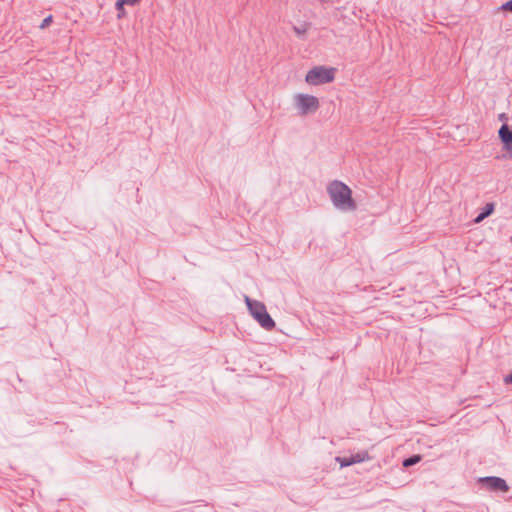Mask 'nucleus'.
I'll return each mask as SVG.
<instances>
[{
    "label": "nucleus",
    "instance_id": "obj_1",
    "mask_svg": "<svg viewBox=\"0 0 512 512\" xmlns=\"http://www.w3.org/2000/svg\"><path fill=\"white\" fill-rule=\"evenodd\" d=\"M327 193L334 207L341 211H354L357 208L351 189L343 182L334 180L327 186Z\"/></svg>",
    "mask_w": 512,
    "mask_h": 512
},
{
    "label": "nucleus",
    "instance_id": "obj_2",
    "mask_svg": "<svg viewBox=\"0 0 512 512\" xmlns=\"http://www.w3.org/2000/svg\"><path fill=\"white\" fill-rule=\"evenodd\" d=\"M245 303L248 307L250 314L260 324L262 328L271 331L275 327V321L268 314L265 305L257 300H252L245 296Z\"/></svg>",
    "mask_w": 512,
    "mask_h": 512
},
{
    "label": "nucleus",
    "instance_id": "obj_3",
    "mask_svg": "<svg viewBox=\"0 0 512 512\" xmlns=\"http://www.w3.org/2000/svg\"><path fill=\"white\" fill-rule=\"evenodd\" d=\"M335 72L336 69L332 67L316 66L307 72L305 81L314 86L330 83L335 78Z\"/></svg>",
    "mask_w": 512,
    "mask_h": 512
},
{
    "label": "nucleus",
    "instance_id": "obj_4",
    "mask_svg": "<svg viewBox=\"0 0 512 512\" xmlns=\"http://www.w3.org/2000/svg\"><path fill=\"white\" fill-rule=\"evenodd\" d=\"M293 101L296 109L298 110V114L301 116L314 113L320 107L318 98L310 94H295Z\"/></svg>",
    "mask_w": 512,
    "mask_h": 512
},
{
    "label": "nucleus",
    "instance_id": "obj_5",
    "mask_svg": "<svg viewBox=\"0 0 512 512\" xmlns=\"http://www.w3.org/2000/svg\"><path fill=\"white\" fill-rule=\"evenodd\" d=\"M479 482L482 483L490 491L507 492L509 490L507 482L500 477H482L479 479Z\"/></svg>",
    "mask_w": 512,
    "mask_h": 512
},
{
    "label": "nucleus",
    "instance_id": "obj_6",
    "mask_svg": "<svg viewBox=\"0 0 512 512\" xmlns=\"http://www.w3.org/2000/svg\"><path fill=\"white\" fill-rule=\"evenodd\" d=\"M369 454L367 451H361L356 454H353L349 457H336V462L340 464L341 467H348L356 463H361L366 460H369Z\"/></svg>",
    "mask_w": 512,
    "mask_h": 512
},
{
    "label": "nucleus",
    "instance_id": "obj_7",
    "mask_svg": "<svg viewBox=\"0 0 512 512\" xmlns=\"http://www.w3.org/2000/svg\"><path fill=\"white\" fill-rule=\"evenodd\" d=\"M499 138L504 144L506 150H512V130L507 124H503L499 129Z\"/></svg>",
    "mask_w": 512,
    "mask_h": 512
},
{
    "label": "nucleus",
    "instance_id": "obj_8",
    "mask_svg": "<svg viewBox=\"0 0 512 512\" xmlns=\"http://www.w3.org/2000/svg\"><path fill=\"white\" fill-rule=\"evenodd\" d=\"M494 210V205L491 204V203H488L483 211L475 218L474 222L475 223H480L482 222L486 217H488Z\"/></svg>",
    "mask_w": 512,
    "mask_h": 512
},
{
    "label": "nucleus",
    "instance_id": "obj_9",
    "mask_svg": "<svg viewBox=\"0 0 512 512\" xmlns=\"http://www.w3.org/2000/svg\"><path fill=\"white\" fill-rule=\"evenodd\" d=\"M138 0H117L116 2V9L117 11H122L124 5H130L133 6L137 4Z\"/></svg>",
    "mask_w": 512,
    "mask_h": 512
},
{
    "label": "nucleus",
    "instance_id": "obj_10",
    "mask_svg": "<svg viewBox=\"0 0 512 512\" xmlns=\"http://www.w3.org/2000/svg\"><path fill=\"white\" fill-rule=\"evenodd\" d=\"M421 460V457L419 455H414L412 457H409L403 461L404 467H410L415 464H417Z\"/></svg>",
    "mask_w": 512,
    "mask_h": 512
},
{
    "label": "nucleus",
    "instance_id": "obj_11",
    "mask_svg": "<svg viewBox=\"0 0 512 512\" xmlns=\"http://www.w3.org/2000/svg\"><path fill=\"white\" fill-rule=\"evenodd\" d=\"M52 23V16H47L41 23L40 28L44 29Z\"/></svg>",
    "mask_w": 512,
    "mask_h": 512
},
{
    "label": "nucleus",
    "instance_id": "obj_12",
    "mask_svg": "<svg viewBox=\"0 0 512 512\" xmlns=\"http://www.w3.org/2000/svg\"><path fill=\"white\" fill-rule=\"evenodd\" d=\"M501 9L512 12V0L507 1L501 6Z\"/></svg>",
    "mask_w": 512,
    "mask_h": 512
},
{
    "label": "nucleus",
    "instance_id": "obj_13",
    "mask_svg": "<svg viewBox=\"0 0 512 512\" xmlns=\"http://www.w3.org/2000/svg\"><path fill=\"white\" fill-rule=\"evenodd\" d=\"M504 381L506 384H511L512 383V373L508 374L505 378H504Z\"/></svg>",
    "mask_w": 512,
    "mask_h": 512
},
{
    "label": "nucleus",
    "instance_id": "obj_14",
    "mask_svg": "<svg viewBox=\"0 0 512 512\" xmlns=\"http://www.w3.org/2000/svg\"><path fill=\"white\" fill-rule=\"evenodd\" d=\"M499 119H500L501 121H507V119H508V118H507V115H506L505 113H501V114L499 115Z\"/></svg>",
    "mask_w": 512,
    "mask_h": 512
},
{
    "label": "nucleus",
    "instance_id": "obj_15",
    "mask_svg": "<svg viewBox=\"0 0 512 512\" xmlns=\"http://www.w3.org/2000/svg\"><path fill=\"white\" fill-rule=\"evenodd\" d=\"M125 16V10L123 9L122 11H118V18H122Z\"/></svg>",
    "mask_w": 512,
    "mask_h": 512
},
{
    "label": "nucleus",
    "instance_id": "obj_16",
    "mask_svg": "<svg viewBox=\"0 0 512 512\" xmlns=\"http://www.w3.org/2000/svg\"><path fill=\"white\" fill-rule=\"evenodd\" d=\"M509 152V157L512 158V150H507Z\"/></svg>",
    "mask_w": 512,
    "mask_h": 512
},
{
    "label": "nucleus",
    "instance_id": "obj_17",
    "mask_svg": "<svg viewBox=\"0 0 512 512\" xmlns=\"http://www.w3.org/2000/svg\"><path fill=\"white\" fill-rule=\"evenodd\" d=\"M296 33H300V29L295 28Z\"/></svg>",
    "mask_w": 512,
    "mask_h": 512
}]
</instances>
